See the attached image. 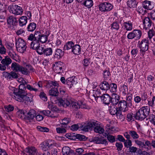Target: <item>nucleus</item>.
Listing matches in <instances>:
<instances>
[{"instance_id":"obj_1","label":"nucleus","mask_w":155,"mask_h":155,"mask_svg":"<svg viewBox=\"0 0 155 155\" xmlns=\"http://www.w3.org/2000/svg\"><path fill=\"white\" fill-rule=\"evenodd\" d=\"M60 106L67 107L70 106L71 108L74 109V107H79V106L76 103V101L72 99L71 97H64L58 100Z\"/></svg>"},{"instance_id":"obj_2","label":"nucleus","mask_w":155,"mask_h":155,"mask_svg":"<svg viewBox=\"0 0 155 155\" xmlns=\"http://www.w3.org/2000/svg\"><path fill=\"white\" fill-rule=\"evenodd\" d=\"M150 114V109L148 106H143L141 107L136 112V119L142 121L146 118L148 120L147 117Z\"/></svg>"},{"instance_id":"obj_3","label":"nucleus","mask_w":155,"mask_h":155,"mask_svg":"<svg viewBox=\"0 0 155 155\" xmlns=\"http://www.w3.org/2000/svg\"><path fill=\"white\" fill-rule=\"evenodd\" d=\"M48 34L45 35L41 34V32L35 31L33 34H31L28 36V39L30 41L35 40L36 41H40L42 43H46L48 40V37L49 35Z\"/></svg>"},{"instance_id":"obj_4","label":"nucleus","mask_w":155,"mask_h":155,"mask_svg":"<svg viewBox=\"0 0 155 155\" xmlns=\"http://www.w3.org/2000/svg\"><path fill=\"white\" fill-rule=\"evenodd\" d=\"M149 41L148 38H144L140 41H139L138 42V45L140 48V54L143 56L149 49Z\"/></svg>"},{"instance_id":"obj_5","label":"nucleus","mask_w":155,"mask_h":155,"mask_svg":"<svg viewBox=\"0 0 155 155\" xmlns=\"http://www.w3.org/2000/svg\"><path fill=\"white\" fill-rule=\"evenodd\" d=\"M15 45L17 51L20 53H23L27 48L26 44L25 41L20 38H15Z\"/></svg>"},{"instance_id":"obj_6","label":"nucleus","mask_w":155,"mask_h":155,"mask_svg":"<svg viewBox=\"0 0 155 155\" xmlns=\"http://www.w3.org/2000/svg\"><path fill=\"white\" fill-rule=\"evenodd\" d=\"M19 93L18 95H15L13 97L16 101L20 102L25 101V103L26 101L31 103L32 101V98L31 97L27 96V93L26 91H22Z\"/></svg>"},{"instance_id":"obj_7","label":"nucleus","mask_w":155,"mask_h":155,"mask_svg":"<svg viewBox=\"0 0 155 155\" xmlns=\"http://www.w3.org/2000/svg\"><path fill=\"white\" fill-rule=\"evenodd\" d=\"M142 35L141 31L139 29H134L129 32L127 36L129 39H134L136 40L139 39Z\"/></svg>"},{"instance_id":"obj_8","label":"nucleus","mask_w":155,"mask_h":155,"mask_svg":"<svg viewBox=\"0 0 155 155\" xmlns=\"http://www.w3.org/2000/svg\"><path fill=\"white\" fill-rule=\"evenodd\" d=\"M9 12L15 15H21L23 12L22 7L16 5L12 4L9 7Z\"/></svg>"},{"instance_id":"obj_9","label":"nucleus","mask_w":155,"mask_h":155,"mask_svg":"<svg viewBox=\"0 0 155 155\" xmlns=\"http://www.w3.org/2000/svg\"><path fill=\"white\" fill-rule=\"evenodd\" d=\"M113 7V5L107 2L101 3L98 5L99 10L104 12L111 11Z\"/></svg>"},{"instance_id":"obj_10","label":"nucleus","mask_w":155,"mask_h":155,"mask_svg":"<svg viewBox=\"0 0 155 155\" xmlns=\"http://www.w3.org/2000/svg\"><path fill=\"white\" fill-rule=\"evenodd\" d=\"M37 149L34 147H31L26 148L24 151L21 152V155H35L38 153Z\"/></svg>"},{"instance_id":"obj_11","label":"nucleus","mask_w":155,"mask_h":155,"mask_svg":"<svg viewBox=\"0 0 155 155\" xmlns=\"http://www.w3.org/2000/svg\"><path fill=\"white\" fill-rule=\"evenodd\" d=\"M52 67L55 73L60 74L63 71L64 63L61 61L56 62L52 64Z\"/></svg>"},{"instance_id":"obj_12","label":"nucleus","mask_w":155,"mask_h":155,"mask_svg":"<svg viewBox=\"0 0 155 155\" xmlns=\"http://www.w3.org/2000/svg\"><path fill=\"white\" fill-rule=\"evenodd\" d=\"M36 115V111L33 109L30 110L26 114L25 121L32 122Z\"/></svg>"},{"instance_id":"obj_13","label":"nucleus","mask_w":155,"mask_h":155,"mask_svg":"<svg viewBox=\"0 0 155 155\" xmlns=\"http://www.w3.org/2000/svg\"><path fill=\"white\" fill-rule=\"evenodd\" d=\"M3 76L8 80H12L14 79L18 78V74L13 71H12L10 73L5 71L3 72Z\"/></svg>"},{"instance_id":"obj_14","label":"nucleus","mask_w":155,"mask_h":155,"mask_svg":"<svg viewBox=\"0 0 155 155\" xmlns=\"http://www.w3.org/2000/svg\"><path fill=\"white\" fill-rule=\"evenodd\" d=\"M128 104L126 101L124 100L120 101L118 104V110L125 112L128 110Z\"/></svg>"},{"instance_id":"obj_15","label":"nucleus","mask_w":155,"mask_h":155,"mask_svg":"<svg viewBox=\"0 0 155 155\" xmlns=\"http://www.w3.org/2000/svg\"><path fill=\"white\" fill-rule=\"evenodd\" d=\"M52 141V140H49L42 143L41 144V149L44 151L50 150L53 145V143H51Z\"/></svg>"},{"instance_id":"obj_16","label":"nucleus","mask_w":155,"mask_h":155,"mask_svg":"<svg viewBox=\"0 0 155 155\" xmlns=\"http://www.w3.org/2000/svg\"><path fill=\"white\" fill-rule=\"evenodd\" d=\"M25 84H21L19 86V89H17L15 87L13 88L12 91L14 94V96L15 95H18L19 92H21L22 91H26L25 90L27 88V86H26L25 85Z\"/></svg>"},{"instance_id":"obj_17","label":"nucleus","mask_w":155,"mask_h":155,"mask_svg":"<svg viewBox=\"0 0 155 155\" xmlns=\"http://www.w3.org/2000/svg\"><path fill=\"white\" fill-rule=\"evenodd\" d=\"M38 86L39 87H42V82L41 81H39L38 83H35L33 84V86H31L30 85L28 84L27 85V89L30 91H34L36 92L38 91V89L35 87Z\"/></svg>"},{"instance_id":"obj_18","label":"nucleus","mask_w":155,"mask_h":155,"mask_svg":"<svg viewBox=\"0 0 155 155\" xmlns=\"http://www.w3.org/2000/svg\"><path fill=\"white\" fill-rule=\"evenodd\" d=\"M40 113L45 116L52 118L56 117L58 116V113L53 111L44 110L41 111Z\"/></svg>"},{"instance_id":"obj_19","label":"nucleus","mask_w":155,"mask_h":155,"mask_svg":"<svg viewBox=\"0 0 155 155\" xmlns=\"http://www.w3.org/2000/svg\"><path fill=\"white\" fill-rule=\"evenodd\" d=\"M143 29L145 30L149 29L151 27L152 22L149 17H145L143 19Z\"/></svg>"},{"instance_id":"obj_20","label":"nucleus","mask_w":155,"mask_h":155,"mask_svg":"<svg viewBox=\"0 0 155 155\" xmlns=\"http://www.w3.org/2000/svg\"><path fill=\"white\" fill-rule=\"evenodd\" d=\"M120 100V97L116 93H113L111 95L110 103H111V105L116 106L118 104Z\"/></svg>"},{"instance_id":"obj_21","label":"nucleus","mask_w":155,"mask_h":155,"mask_svg":"<svg viewBox=\"0 0 155 155\" xmlns=\"http://www.w3.org/2000/svg\"><path fill=\"white\" fill-rule=\"evenodd\" d=\"M111 97L108 94H105L101 95V99L104 104L108 105L110 102Z\"/></svg>"},{"instance_id":"obj_22","label":"nucleus","mask_w":155,"mask_h":155,"mask_svg":"<svg viewBox=\"0 0 155 155\" xmlns=\"http://www.w3.org/2000/svg\"><path fill=\"white\" fill-rule=\"evenodd\" d=\"M95 124H96V122H92L85 123L82 126L83 130L85 131H87L89 130H91L95 126Z\"/></svg>"},{"instance_id":"obj_23","label":"nucleus","mask_w":155,"mask_h":155,"mask_svg":"<svg viewBox=\"0 0 155 155\" xmlns=\"http://www.w3.org/2000/svg\"><path fill=\"white\" fill-rule=\"evenodd\" d=\"M142 6L145 9L151 10L153 8L152 3L148 0H145L142 2Z\"/></svg>"},{"instance_id":"obj_24","label":"nucleus","mask_w":155,"mask_h":155,"mask_svg":"<svg viewBox=\"0 0 155 155\" xmlns=\"http://www.w3.org/2000/svg\"><path fill=\"white\" fill-rule=\"evenodd\" d=\"M93 140L97 144H104L105 145L108 144L106 140L103 137H94L93 138Z\"/></svg>"},{"instance_id":"obj_25","label":"nucleus","mask_w":155,"mask_h":155,"mask_svg":"<svg viewBox=\"0 0 155 155\" xmlns=\"http://www.w3.org/2000/svg\"><path fill=\"white\" fill-rule=\"evenodd\" d=\"M64 52L61 49L57 48L55 50L54 55V59H59L61 58L64 55Z\"/></svg>"},{"instance_id":"obj_26","label":"nucleus","mask_w":155,"mask_h":155,"mask_svg":"<svg viewBox=\"0 0 155 155\" xmlns=\"http://www.w3.org/2000/svg\"><path fill=\"white\" fill-rule=\"evenodd\" d=\"M7 22L8 24L15 26L17 25L18 22L16 17L10 15L8 18Z\"/></svg>"},{"instance_id":"obj_27","label":"nucleus","mask_w":155,"mask_h":155,"mask_svg":"<svg viewBox=\"0 0 155 155\" xmlns=\"http://www.w3.org/2000/svg\"><path fill=\"white\" fill-rule=\"evenodd\" d=\"M18 110L16 113V115L18 118L24 120L25 121L26 114L24 110L20 109L17 107Z\"/></svg>"},{"instance_id":"obj_28","label":"nucleus","mask_w":155,"mask_h":155,"mask_svg":"<svg viewBox=\"0 0 155 155\" xmlns=\"http://www.w3.org/2000/svg\"><path fill=\"white\" fill-rule=\"evenodd\" d=\"M75 77H72L68 78L66 81V84L67 85L69 88H71L73 84H75L77 82L75 80Z\"/></svg>"},{"instance_id":"obj_29","label":"nucleus","mask_w":155,"mask_h":155,"mask_svg":"<svg viewBox=\"0 0 155 155\" xmlns=\"http://www.w3.org/2000/svg\"><path fill=\"white\" fill-rule=\"evenodd\" d=\"M71 52L75 55H79L81 54V48L80 45L74 44L71 50Z\"/></svg>"},{"instance_id":"obj_30","label":"nucleus","mask_w":155,"mask_h":155,"mask_svg":"<svg viewBox=\"0 0 155 155\" xmlns=\"http://www.w3.org/2000/svg\"><path fill=\"white\" fill-rule=\"evenodd\" d=\"M124 28L127 31H131L133 28V24L130 21H128L123 23Z\"/></svg>"},{"instance_id":"obj_31","label":"nucleus","mask_w":155,"mask_h":155,"mask_svg":"<svg viewBox=\"0 0 155 155\" xmlns=\"http://www.w3.org/2000/svg\"><path fill=\"white\" fill-rule=\"evenodd\" d=\"M28 18L26 16H22L18 20L19 25L21 27L25 26L27 23Z\"/></svg>"},{"instance_id":"obj_32","label":"nucleus","mask_w":155,"mask_h":155,"mask_svg":"<svg viewBox=\"0 0 155 155\" xmlns=\"http://www.w3.org/2000/svg\"><path fill=\"white\" fill-rule=\"evenodd\" d=\"M84 151V150L81 148H78L76 149V152L73 154V155H96L94 153H89L85 154H82Z\"/></svg>"},{"instance_id":"obj_33","label":"nucleus","mask_w":155,"mask_h":155,"mask_svg":"<svg viewBox=\"0 0 155 155\" xmlns=\"http://www.w3.org/2000/svg\"><path fill=\"white\" fill-rule=\"evenodd\" d=\"M76 103L79 106V107L78 108L74 107V110L78 109L80 108L86 109H89L91 108V107L90 106L87 105L85 103H84L83 102L81 101L79 103L76 101Z\"/></svg>"},{"instance_id":"obj_34","label":"nucleus","mask_w":155,"mask_h":155,"mask_svg":"<svg viewBox=\"0 0 155 155\" xmlns=\"http://www.w3.org/2000/svg\"><path fill=\"white\" fill-rule=\"evenodd\" d=\"M109 84L105 81H103L100 84V88L102 90L106 91L109 89Z\"/></svg>"},{"instance_id":"obj_35","label":"nucleus","mask_w":155,"mask_h":155,"mask_svg":"<svg viewBox=\"0 0 155 155\" xmlns=\"http://www.w3.org/2000/svg\"><path fill=\"white\" fill-rule=\"evenodd\" d=\"M118 109L116 105H110L109 107V112L111 115H115L118 110Z\"/></svg>"},{"instance_id":"obj_36","label":"nucleus","mask_w":155,"mask_h":155,"mask_svg":"<svg viewBox=\"0 0 155 155\" xmlns=\"http://www.w3.org/2000/svg\"><path fill=\"white\" fill-rule=\"evenodd\" d=\"M36 24L34 22H31L28 25L27 30L28 32H32L36 28Z\"/></svg>"},{"instance_id":"obj_37","label":"nucleus","mask_w":155,"mask_h":155,"mask_svg":"<svg viewBox=\"0 0 155 155\" xmlns=\"http://www.w3.org/2000/svg\"><path fill=\"white\" fill-rule=\"evenodd\" d=\"M95 125V126H94L93 128H94V131L95 132L101 134L104 131L103 128L97 123Z\"/></svg>"},{"instance_id":"obj_38","label":"nucleus","mask_w":155,"mask_h":155,"mask_svg":"<svg viewBox=\"0 0 155 155\" xmlns=\"http://www.w3.org/2000/svg\"><path fill=\"white\" fill-rule=\"evenodd\" d=\"M74 44V43L72 41H69L67 42L64 46L63 50L68 51L70 49L72 50Z\"/></svg>"},{"instance_id":"obj_39","label":"nucleus","mask_w":155,"mask_h":155,"mask_svg":"<svg viewBox=\"0 0 155 155\" xmlns=\"http://www.w3.org/2000/svg\"><path fill=\"white\" fill-rule=\"evenodd\" d=\"M136 114H134L132 112L128 113L127 115L126 120L128 122H132L135 120V118L136 119Z\"/></svg>"},{"instance_id":"obj_40","label":"nucleus","mask_w":155,"mask_h":155,"mask_svg":"<svg viewBox=\"0 0 155 155\" xmlns=\"http://www.w3.org/2000/svg\"><path fill=\"white\" fill-rule=\"evenodd\" d=\"M127 3L128 6L130 8H135L137 4L136 0H128Z\"/></svg>"},{"instance_id":"obj_41","label":"nucleus","mask_w":155,"mask_h":155,"mask_svg":"<svg viewBox=\"0 0 155 155\" xmlns=\"http://www.w3.org/2000/svg\"><path fill=\"white\" fill-rule=\"evenodd\" d=\"M132 94L128 93L126 96V100L128 106L129 107H131L132 106Z\"/></svg>"},{"instance_id":"obj_42","label":"nucleus","mask_w":155,"mask_h":155,"mask_svg":"<svg viewBox=\"0 0 155 155\" xmlns=\"http://www.w3.org/2000/svg\"><path fill=\"white\" fill-rule=\"evenodd\" d=\"M21 66L18 64L14 62L12 63L11 67L13 71L18 72L19 71Z\"/></svg>"},{"instance_id":"obj_43","label":"nucleus","mask_w":155,"mask_h":155,"mask_svg":"<svg viewBox=\"0 0 155 155\" xmlns=\"http://www.w3.org/2000/svg\"><path fill=\"white\" fill-rule=\"evenodd\" d=\"M11 59L8 56L5 57V58L2 60L1 62L2 64L7 67L11 63Z\"/></svg>"},{"instance_id":"obj_44","label":"nucleus","mask_w":155,"mask_h":155,"mask_svg":"<svg viewBox=\"0 0 155 155\" xmlns=\"http://www.w3.org/2000/svg\"><path fill=\"white\" fill-rule=\"evenodd\" d=\"M49 94L52 96L57 97L59 94L58 89L56 88L51 89L49 91Z\"/></svg>"},{"instance_id":"obj_45","label":"nucleus","mask_w":155,"mask_h":155,"mask_svg":"<svg viewBox=\"0 0 155 155\" xmlns=\"http://www.w3.org/2000/svg\"><path fill=\"white\" fill-rule=\"evenodd\" d=\"M93 3L92 0H85L82 3V5L88 8H90L93 5Z\"/></svg>"},{"instance_id":"obj_46","label":"nucleus","mask_w":155,"mask_h":155,"mask_svg":"<svg viewBox=\"0 0 155 155\" xmlns=\"http://www.w3.org/2000/svg\"><path fill=\"white\" fill-rule=\"evenodd\" d=\"M31 43V48L33 49L36 50L40 45L39 42L40 41L33 40Z\"/></svg>"},{"instance_id":"obj_47","label":"nucleus","mask_w":155,"mask_h":155,"mask_svg":"<svg viewBox=\"0 0 155 155\" xmlns=\"http://www.w3.org/2000/svg\"><path fill=\"white\" fill-rule=\"evenodd\" d=\"M109 89L111 92L115 93L117 91V84L114 83H111L109 85Z\"/></svg>"},{"instance_id":"obj_48","label":"nucleus","mask_w":155,"mask_h":155,"mask_svg":"<svg viewBox=\"0 0 155 155\" xmlns=\"http://www.w3.org/2000/svg\"><path fill=\"white\" fill-rule=\"evenodd\" d=\"M101 92L100 90H94L93 96L94 97L95 100L97 101L98 98H101Z\"/></svg>"},{"instance_id":"obj_49","label":"nucleus","mask_w":155,"mask_h":155,"mask_svg":"<svg viewBox=\"0 0 155 155\" xmlns=\"http://www.w3.org/2000/svg\"><path fill=\"white\" fill-rule=\"evenodd\" d=\"M52 52V49L51 48H48L45 49L43 54L46 56H48L51 55Z\"/></svg>"},{"instance_id":"obj_50","label":"nucleus","mask_w":155,"mask_h":155,"mask_svg":"<svg viewBox=\"0 0 155 155\" xmlns=\"http://www.w3.org/2000/svg\"><path fill=\"white\" fill-rule=\"evenodd\" d=\"M125 84L126 83H124L121 87V92L123 95L124 96H125L127 94L128 91L127 86Z\"/></svg>"},{"instance_id":"obj_51","label":"nucleus","mask_w":155,"mask_h":155,"mask_svg":"<svg viewBox=\"0 0 155 155\" xmlns=\"http://www.w3.org/2000/svg\"><path fill=\"white\" fill-rule=\"evenodd\" d=\"M111 28V30H118L120 28V26L119 23L117 21L114 22L110 25Z\"/></svg>"},{"instance_id":"obj_52","label":"nucleus","mask_w":155,"mask_h":155,"mask_svg":"<svg viewBox=\"0 0 155 155\" xmlns=\"http://www.w3.org/2000/svg\"><path fill=\"white\" fill-rule=\"evenodd\" d=\"M129 134L133 139H137L139 137V135L135 131H130L129 132Z\"/></svg>"},{"instance_id":"obj_53","label":"nucleus","mask_w":155,"mask_h":155,"mask_svg":"<svg viewBox=\"0 0 155 155\" xmlns=\"http://www.w3.org/2000/svg\"><path fill=\"white\" fill-rule=\"evenodd\" d=\"M59 91L61 95L63 96L62 97H70L68 95V92L62 88H60Z\"/></svg>"},{"instance_id":"obj_54","label":"nucleus","mask_w":155,"mask_h":155,"mask_svg":"<svg viewBox=\"0 0 155 155\" xmlns=\"http://www.w3.org/2000/svg\"><path fill=\"white\" fill-rule=\"evenodd\" d=\"M37 128L39 131L43 132H48L49 131V129L48 128L40 126H38Z\"/></svg>"},{"instance_id":"obj_55","label":"nucleus","mask_w":155,"mask_h":155,"mask_svg":"<svg viewBox=\"0 0 155 155\" xmlns=\"http://www.w3.org/2000/svg\"><path fill=\"white\" fill-rule=\"evenodd\" d=\"M76 135L74 133H68L66 134V137L71 140H74L76 139Z\"/></svg>"},{"instance_id":"obj_56","label":"nucleus","mask_w":155,"mask_h":155,"mask_svg":"<svg viewBox=\"0 0 155 155\" xmlns=\"http://www.w3.org/2000/svg\"><path fill=\"white\" fill-rule=\"evenodd\" d=\"M45 49L44 47L42 46V45L41 46L39 45L36 50H37V52L38 54L41 55L43 54Z\"/></svg>"},{"instance_id":"obj_57","label":"nucleus","mask_w":155,"mask_h":155,"mask_svg":"<svg viewBox=\"0 0 155 155\" xmlns=\"http://www.w3.org/2000/svg\"><path fill=\"white\" fill-rule=\"evenodd\" d=\"M148 119L152 124L155 125V115L153 114H150Z\"/></svg>"},{"instance_id":"obj_58","label":"nucleus","mask_w":155,"mask_h":155,"mask_svg":"<svg viewBox=\"0 0 155 155\" xmlns=\"http://www.w3.org/2000/svg\"><path fill=\"white\" fill-rule=\"evenodd\" d=\"M76 139H78L80 141H85L87 140V138L85 136L78 134H76Z\"/></svg>"},{"instance_id":"obj_59","label":"nucleus","mask_w":155,"mask_h":155,"mask_svg":"<svg viewBox=\"0 0 155 155\" xmlns=\"http://www.w3.org/2000/svg\"><path fill=\"white\" fill-rule=\"evenodd\" d=\"M110 74L109 70H105L103 71V77L105 79L108 78L109 77L110 75Z\"/></svg>"},{"instance_id":"obj_60","label":"nucleus","mask_w":155,"mask_h":155,"mask_svg":"<svg viewBox=\"0 0 155 155\" xmlns=\"http://www.w3.org/2000/svg\"><path fill=\"white\" fill-rule=\"evenodd\" d=\"M71 119L68 117H65L62 120L61 124L62 125H66L71 121Z\"/></svg>"},{"instance_id":"obj_61","label":"nucleus","mask_w":155,"mask_h":155,"mask_svg":"<svg viewBox=\"0 0 155 155\" xmlns=\"http://www.w3.org/2000/svg\"><path fill=\"white\" fill-rule=\"evenodd\" d=\"M5 110L8 112L12 111L14 110V107L11 105L5 106L4 107Z\"/></svg>"},{"instance_id":"obj_62","label":"nucleus","mask_w":155,"mask_h":155,"mask_svg":"<svg viewBox=\"0 0 155 155\" xmlns=\"http://www.w3.org/2000/svg\"><path fill=\"white\" fill-rule=\"evenodd\" d=\"M63 38L61 37L58 36L57 38L55 44L57 46H60L62 45Z\"/></svg>"},{"instance_id":"obj_63","label":"nucleus","mask_w":155,"mask_h":155,"mask_svg":"<svg viewBox=\"0 0 155 155\" xmlns=\"http://www.w3.org/2000/svg\"><path fill=\"white\" fill-rule=\"evenodd\" d=\"M40 98L44 101H47L48 98L46 94L43 92H41L39 94Z\"/></svg>"},{"instance_id":"obj_64","label":"nucleus","mask_w":155,"mask_h":155,"mask_svg":"<svg viewBox=\"0 0 155 155\" xmlns=\"http://www.w3.org/2000/svg\"><path fill=\"white\" fill-rule=\"evenodd\" d=\"M6 15V13L5 12H0V22H4L5 16Z\"/></svg>"}]
</instances>
